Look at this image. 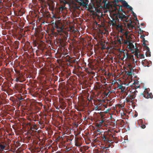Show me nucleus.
<instances>
[{
    "label": "nucleus",
    "mask_w": 153,
    "mask_h": 153,
    "mask_svg": "<svg viewBox=\"0 0 153 153\" xmlns=\"http://www.w3.org/2000/svg\"><path fill=\"white\" fill-rule=\"evenodd\" d=\"M128 46L129 47V49L131 50H132V48H134V45L131 42H129V44H128Z\"/></svg>",
    "instance_id": "15"
},
{
    "label": "nucleus",
    "mask_w": 153,
    "mask_h": 153,
    "mask_svg": "<svg viewBox=\"0 0 153 153\" xmlns=\"http://www.w3.org/2000/svg\"><path fill=\"white\" fill-rule=\"evenodd\" d=\"M105 81H106V79H104L103 81H102V83H105Z\"/></svg>",
    "instance_id": "47"
},
{
    "label": "nucleus",
    "mask_w": 153,
    "mask_h": 153,
    "mask_svg": "<svg viewBox=\"0 0 153 153\" xmlns=\"http://www.w3.org/2000/svg\"><path fill=\"white\" fill-rule=\"evenodd\" d=\"M39 124L42 125L43 126V127H44V126H45V125L44 124V121H40L39 122Z\"/></svg>",
    "instance_id": "28"
},
{
    "label": "nucleus",
    "mask_w": 153,
    "mask_h": 153,
    "mask_svg": "<svg viewBox=\"0 0 153 153\" xmlns=\"http://www.w3.org/2000/svg\"><path fill=\"white\" fill-rule=\"evenodd\" d=\"M21 76H18V77L16 78V81L17 82L19 81L20 82H21V81L20 80V79L21 78Z\"/></svg>",
    "instance_id": "30"
},
{
    "label": "nucleus",
    "mask_w": 153,
    "mask_h": 153,
    "mask_svg": "<svg viewBox=\"0 0 153 153\" xmlns=\"http://www.w3.org/2000/svg\"><path fill=\"white\" fill-rule=\"evenodd\" d=\"M126 38V39L127 40H129V39L131 38V37L130 36H129L128 35L125 36Z\"/></svg>",
    "instance_id": "36"
},
{
    "label": "nucleus",
    "mask_w": 153,
    "mask_h": 153,
    "mask_svg": "<svg viewBox=\"0 0 153 153\" xmlns=\"http://www.w3.org/2000/svg\"><path fill=\"white\" fill-rule=\"evenodd\" d=\"M111 146V145L110 144H109V146H108V147H104V148H105V150H106V151H107L108 152V148L109 147H110V146Z\"/></svg>",
    "instance_id": "40"
},
{
    "label": "nucleus",
    "mask_w": 153,
    "mask_h": 153,
    "mask_svg": "<svg viewBox=\"0 0 153 153\" xmlns=\"http://www.w3.org/2000/svg\"><path fill=\"white\" fill-rule=\"evenodd\" d=\"M142 38L144 39V42L143 43V45H144V47H145L146 45V44L145 42V41H146V40H145L144 38L143 37H142Z\"/></svg>",
    "instance_id": "39"
},
{
    "label": "nucleus",
    "mask_w": 153,
    "mask_h": 153,
    "mask_svg": "<svg viewBox=\"0 0 153 153\" xmlns=\"http://www.w3.org/2000/svg\"><path fill=\"white\" fill-rule=\"evenodd\" d=\"M103 139H104L105 141L108 143H110L111 144L114 143V142H112V140H110V139L108 137H106L104 136L103 137Z\"/></svg>",
    "instance_id": "13"
},
{
    "label": "nucleus",
    "mask_w": 153,
    "mask_h": 153,
    "mask_svg": "<svg viewBox=\"0 0 153 153\" xmlns=\"http://www.w3.org/2000/svg\"><path fill=\"white\" fill-rule=\"evenodd\" d=\"M133 99H130L129 97H128V96L127 97L126 99V101L128 102H132Z\"/></svg>",
    "instance_id": "18"
},
{
    "label": "nucleus",
    "mask_w": 153,
    "mask_h": 153,
    "mask_svg": "<svg viewBox=\"0 0 153 153\" xmlns=\"http://www.w3.org/2000/svg\"><path fill=\"white\" fill-rule=\"evenodd\" d=\"M118 89L121 90V92L124 93L125 91V87L124 86H123L122 85H119L118 84V85L117 87Z\"/></svg>",
    "instance_id": "12"
},
{
    "label": "nucleus",
    "mask_w": 153,
    "mask_h": 153,
    "mask_svg": "<svg viewBox=\"0 0 153 153\" xmlns=\"http://www.w3.org/2000/svg\"><path fill=\"white\" fill-rule=\"evenodd\" d=\"M144 47V48L146 49V50L148 51V52H149V51L150 50L149 48L146 45Z\"/></svg>",
    "instance_id": "31"
},
{
    "label": "nucleus",
    "mask_w": 153,
    "mask_h": 153,
    "mask_svg": "<svg viewBox=\"0 0 153 153\" xmlns=\"http://www.w3.org/2000/svg\"><path fill=\"white\" fill-rule=\"evenodd\" d=\"M68 61L70 63H75L76 60L75 59H73L72 58H71L68 60Z\"/></svg>",
    "instance_id": "16"
},
{
    "label": "nucleus",
    "mask_w": 153,
    "mask_h": 153,
    "mask_svg": "<svg viewBox=\"0 0 153 153\" xmlns=\"http://www.w3.org/2000/svg\"><path fill=\"white\" fill-rule=\"evenodd\" d=\"M53 18H55V16L54 15H53L52 16Z\"/></svg>",
    "instance_id": "51"
},
{
    "label": "nucleus",
    "mask_w": 153,
    "mask_h": 153,
    "mask_svg": "<svg viewBox=\"0 0 153 153\" xmlns=\"http://www.w3.org/2000/svg\"><path fill=\"white\" fill-rule=\"evenodd\" d=\"M148 51H147L145 53L146 55V56H151V53L150 50L149 51V52H148Z\"/></svg>",
    "instance_id": "23"
},
{
    "label": "nucleus",
    "mask_w": 153,
    "mask_h": 153,
    "mask_svg": "<svg viewBox=\"0 0 153 153\" xmlns=\"http://www.w3.org/2000/svg\"><path fill=\"white\" fill-rule=\"evenodd\" d=\"M126 55L127 56V57L126 58V59H127L128 57V54L127 53H126Z\"/></svg>",
    "instance_id": "49"
},
{
    "label": "nucleus",
    "mask_w": 153,
    "mask_h": 153,
    "mask_svg": "<svg viewBox=\"0 0 153 153\" xmlns=\"http://www.w3.org/2000/svg\"><path fill=\"white\" fill-rule=\"evenodd\" d=\"M149 92L146 91H144V92L141 94V95L146 98H147Z\"/></svg>",
    "instance_id": "14"
},
{
    "label": "nucleus",
    "mask_w": 153,
    "mask_h": 153,
    "mask_svg": "<svg viewBox=\"0 0 153 153\" xmlns=\"http://www.w3.org/2000/svg\"><path fill=\"white\" fill-rule=\"evenodd\" d=\"M129 42H130L129 41V40H127L125 41V44H127L128 43L129 44Z\"/></svg>",
    "instance_id": "42"
},
{
    "label": "nucleus",
    "mask_w": 153,
    "mask_h": 153,
    "mask_svg": "<svg viewBox=\"0 0 153 153\" xmlns=\"http://www.w3.org/2000/svg\"><path fill=\"white\" fill-rule=\"evenodd\" d=\"M103 121L102 120H101L99 123L100 124H101V125H102V124L103 123Z\"/></svg>",
    "instance_id": "45"
},
{
    "label": "nucleus",
    "mask_w": 153,
    "mask_h": 153,
    "mask_svg": "<svg viewBox=\"0 0 153 153\" xmlns=\"http://www.w3.org/2000/svg\"><path fill=\"white\" fill-rule=\"evenodd\" d=\"M130 73L131 74H129V75H131V74H132V73H131V72H130Z\"/></svg>",
    "instance_id": "54"
},
{
    "label": "nucleus",
    "mask_w": 153,
    "mask_h": 153,
    "mask_svg": "<svg viewBox=\"0 0 153 153\" xmlns=\"http://www.w3.org/2000/svg\"><path fill=\"white\" fill-rule=\"evenodd\" d=\"M141 127L142 128L144 129L145 128L146 126L144 124H142L141 126Z\"/></svg>",
    "instance_id": "41"
},
{
    "label": "nucleus",
    "mask_w": 153,
    "mask_h": 153,
    "mask_svg": "<svg viewBox=\"0 0 153 153\" xmlns=\"http://www.w3.org/2000/svg\"><path fill=\"white\" fill-rule=\"evenodd\" d=\"M117 41L120 44L121 43V39H117Z\"/></svg>",
    "instance_id": "44"
},
{
    "label": "nucleus",
    "mask_w": 153,
    "mask_h": 153,
    "mask_svg": "<svg viewBox=\"0 0 153 153\" xmlns=\"http://www.w3.org/2000/svg\"><path fill=\"white\" fill-rule=\"evenodd\" d=\"M74 7L75 9H79L80 7L79 6L77 5L76 4H74Z\"/></svg>",
    "instance_id": "27"
},
{
    "label": "nucleus",
    "mask_w": 153,
    "mask_h": 153,
    "mask_svg": "<svg viewBox=\"0 0 153 153\" xmlns=\"http://www.w3.org/2000/svg\"><path fill=\"white\" fill-rule=\"evenodd\" d=\"M75 145L77 147L80 146L81 145V143L79 141L78 137H75Z\"/></svg>",
    "instance_id": "10"
},
{
    "label": "nucleus",
    "mask_w": 153,
    "mask_h": 153,
    "mask_svg": "<svg viewBox=\"0 0 153 153\" xmlns=\"http://www.w3.org/2000/svg\"><path fill=\"white\" fill-rule=\"evenodd\" d=\"M141 25L142 26H144L145 25V24L144 23H142L141 24Z\"/></svg>",
    "instance_id": "50"
},
{
    "label": "nucleus",
    "mask_w": 153,
    "mask_h": 153,
    "mask_svg": "<svg viewBox=\"0 0 153 153\" xmlns=\"http://www.w3.org/2000/svg\"><path fill=\"white\" fill-rule=\"evenodd\" d=\"M53 25V26L54 28L57 29V31L60 35H62L64 37H66L68 36V33L64 31L63 30V27L62 26V24L59 22H55L54 23H52Z\"/></svg>",
    "instance_id": "2"
},
{
    "label": "nucleus",
    "mask_w": 153,
    "mask_h": 153,
    "mask_svg": "<svg viewBox=\"0 0 153 153\" xmlns=\"http://www.w3.org/2000/svg\"><path fill=\"white\" fill-rule=\"evenodd\" d=\"M147 98H153V95L151 93H148Z\"/></svg>",
    "instance_id": "22"
},
{
    "label": "nucleus",
    "mask_w": 153,
    "mask_h": 153,
    "mask_svg": "<svg viewBox=\"0 0 153 153\" xmlns=\"http://www.w3.org/2000/svg\"><path fill=\"white\" fill-rule=\"evenodd\" d=\"M121 2L124 7L129 9L130 10L132 11V8L125 1L122 0Z\"/></svg>",
    "instance_id": "7"
},
{
    "label": "nucleus",
    "mask_w": 153,
    "mask_h": 153,
    "mask_svg": "<svg viewBox=\"0 0 153 153\" xmlns=\"http://www.w3.org/2000/svg\"><path fill=\"white\" fill-rule=\"evenodd\" d=\"M90 99L91 100L92 99V97H90Z\"/></svg>",
    "instance_id": "55"
},
{
    "label": "nucleus",
    "mask_w": 153,
    "mask_h": 153,
    "mask_svg": "<svg viewBox=\"0 0 153 153\" xmlns=\"http://www.w3.org/2000/svg\"><path fill=\"white\" fill-rule=\"evenodd\" d=\"M121 11L123 12L126 16L122 13H119L118 16L117 14H115L113 16L111 17L112 20H110V22L111 23L112 25L116 26L117 29H118L119 30L120 29H121L123 26L119 24L118 25L117 24V22H119L118 18L121 21L126 22L128 21V18L129 16L126 13V12L123 11L122 9H121Z\"/></svg>",
    "instance_id": "1"
},
{
    "label": "nucleus",
    "mask_w": 153,
    "mask_h": 153,
    "mask_svg": "<svg viewBox=\"0 0 153 153\" xmlns=\"http://www.w3.org/2000/svg\"><path fill=\"white\" fill-rule=\"evenodd\" d=\"M108 3L107 0H103L102 1V3L104 4V6L107 5Z\"/></svg>",
    "instance_id": "21"
},
{
    "label": "nucleus",
    "mask_w": 153,
    "mask_h": 153,
    "mask_svg": "<svg viewBox=\"0 0 153 153\" xmlns=\"http://www.w3.org/2000/svg\"><path fill=\"white\" fill-rule=\"evenodd\" d=\"M1 0H0V3H1Z\"/></svg>",
    "instance_id": "56"
},
{
    "label": "nucleus",
    "mask_w": 153,
    "mask_h": 153,
    "mask_svg": "<svg viewBox=\"0 0 153 153\" xmlns=\"http://www.w3.org/2000/svg\"><path fill=\"white\" fill-rule=\"evenodd\" d=\"M15 71L16 72L18 75V76H21V75H20V71H17V70H15Z\"/></svg>",
    "instance_id": "29"
},
{
    "label": "nucleus",
    "mask_w": 153,
    "mask_h": 153,
    "mask_svg": "<svg viewBox=\"0 0 153 153\" xmlns=\"http://www.w3.org/2000/svg\"><path fill=\"white\" fill-rule=\"evenodd\" d=\"M76 1L80 4V6H82L83 7H86L88 6V3L89 1L88 0H76Z\"/></svg>",
    "instance_id": "5"
},
{
    "label": "nucleus",
    "mask_w": 153,
    "mask_h": 153,
    "mask_svg": "<svg viewBox=\"0 0 153 153\" xmlns=\"http://www.w3.org/2000/svg\"><path fill=\"white\" fill-rule=\"evenodd\" d=\"M119 31L121 33H122V34L124 35L125 30L123 28V27L121 28V29H120L119 30Z\"/></svg>",
    "instance_id": "26"
},
{
    "label": "nucleus",
    "mask_w": 153,
    "mask_h": 153,
    "mask_svg": "<svg viewBox=\"0 0 153 153\" xmlns=\"http://www.w3.org/2000/svg\"><path fill=\"white\" fill-rule=\"evenodd\" d=\"M141 63L144 67H149L150 66V64L149 62H148L146 59L143 60L141 62Z\"/></svg>",
    "instance_id": "8"
},
{
    "label": "nucleus",
    "mask_w": 153,
    "mask_h": 153,
    "mask_svg": "<svg viewBox=\"0 0 153 153\" xmlns=\"http://www.w3.org/2000/svg\"><path fill=\"white\" fill-rule=\"evenodd\" d=\"M138 92L136 89H132L130 90V94L128 95V97L130 99H134L136 97V96Z\"/></svg>",
    "instance_id": "4"
},
{
    "label": "nucleus",
    "mask_w": 153,
    "mask_h": 153,
    "mask_svg": "<svg viewBox=\"0 0 153 153\" xmlns=\"http://www.w3.org/2000/svg\"><path fill=\"white\" fill-rule=\"evenodd\" d=\"M119 6L120 8H122V7H123L122 6Z\"/></svg>",
    "instance_id": "53"
},
{
    "label": "nucleus",
    "mask_w": 153,
    "mask_h": 153,
    "mask_svg": "<svg viewBox=\"0 0 153 153\" xmlns=\"http://www.w3.org/2000/svg\"><path fill=\"white\" fill-rule=\"evenodd\" d=\"M128 27L130 30H132V29H133L134 27V26L132 25L131 23H130L129 24H128Z\"/></svg>",
    "instance_id": "17"
},
{
    "label": "nucleus",
    "mask_w": 153,
    "mask_h": 153,
    "mask_svg": "<svg viewBox=\"0 0 153 153\" xmlns=\"http://www.w3.org/2000/svg\"><path fill=\"white\" fill-rule=\"evenodd\" d=\"M131 59L134 62V56H132L131 57Z\"/></svg>",
    "instance_id": "43"
},
{
    "label": "nucleus",
    "mask_w": 153,
    "mask_h": 153,
    "mask_svg": "<svg viewBox=\"0 0 153 153\" xmlns=\"http://www.w3.org/2000/svg\"><path fill=\"white\" fill-rule=\"evenodd\" d=\"M19 99L20 101L22 100H23V98L21 97L20 98H19Z\"/></svg>",
    "instance_id": "46"
},
{
    "label": "nucleus",
    "mask_w": 153,
    "mask_h": 153,
    "mask_svg": "<svg viewBox=\"0 0 153 153\" xmlns=\"http://www.w3.org/2000/svg\"><path fill=\"white\" fill-rule=\"evenodd\" d=\"M107 105H105V108H106L107 107Z\"/></svg>",
    "instance_id": "52"
},
{
    "label": "nucleus",
    "mask_w": 153,
    "mask_h": 153,
    "mask_svg": "<svg viewBox=\"0 0 153 153\" xmlns=\"http://www.w3.org/2000/svg\"><path fill=\"white\" fill-rule=\"evenodd\" d=\"M129 32L126 31L125 30L124 35H125V36L127 35H128V34Z\"/></svg>",
    "instance_id": "37"
},
{
    "label": "nucleus",
    "mask_w": 153,
    "mask_h": 153,
    "mask_svg": "<svg viewBox=\"0 0 153 153\" xmlns=\"http://www.w3.org/2000/svg\"><path fill=\"white\" fill-rule=\"evenodd\" d=\"M7 144L4 142H3L0 144V151L1 152L3 151L5 148Z\"/></svg>",
    "instance_id": "11"
},
{
    "label": "nucleus",
    "mask_w": 153,
    "mask_h": 153,
    "mask_svg": "<svg viewBox=\"0 0 153 153\" xmlns=\"http://www.w3.org/2000/svg\"><path fill=\"white\" fill-rule=\"evenodd\" d=\"M114 2L117 3H118L119 2H121L122 0H114Z\"/></svg>",
    "instance_id": "38"
},
{
    "label": "nucleus",
    "mask_w": 153,
    "mask_h": 153,
    "mask_svg": "<svg viewBox=\"0 0 153 153\" xmlns=\"http://www.w3.org/2000/svg\"><path fill=\"white\" fill-rule=\"evenodd\" d=\"M34 129H37V126L36 124H34L33 126V128H32Z\"/></svg>",
    "instance_id": "35"
},
{
    "label": "nucleus",
    "mask_w": 153,
    "mask_h": 153,
    "mask_svg": "<svg viewBox=\"0 0 153 153\" xmlns=\"http://www.w3.org/2000/svg\"><path fill=\"white\" fill-rule=\"evenodd\" d=\"M96 126L97 127H98L99 128H101L102 126V125H101V124H100L98 123H97L96 124Z\"/></svg>",
    "instance_id": "34"
},
{
    "label": "nucleus",
    "mask_w": 153,
    "mask_h": 153,
    "mask_svg": "<svg viewBox=\"0 0 153 153\" xmlns=\"http://www.w3.org/2000/svg\"><path fill=\"white\" fill-rule=\"evenodd\" d=\"M44 16L48 18L50 17V15L49 12H46L44 13Z\"/></svg>",
    "instance_id": "19"
},
{
    "label": "nucleus",
    "mask_w": 153,
    "mask_h": 153,
    "mask_svg": "<svg viewBox=\"0 0 153 153\" xmlns=\"http://www.w3.org/2000/svg\"><path fill=\"white\" fill-rule=\"evenodd\" d=\"M105 148H101L100 149L101 153H108V152L106 151Z\"/></svg>",
    "instance_id": "20"
},
{
    "label": "nucleus",
    "mask_w": 153,
    "mask_h": 153,
    "mask_svg": "<svg viewBox=\"0 0 153 153\" xmlns=\"http://www.w3.org/2000/svg\"><path fill=\"white\" fill-rule=\"evenodd\" d=\"M48 5L49 9L51 11H53L55 6V4L54 2L52 1H51Z\"/></svg>",
    "instance_id": "9"
},
{
    "label": "nucleus",
    "mask_w": 153,
    "mask_h": 153,
    "mask_svg": "<svg viewBox=\"0 0 153 153\" xmlns=\"http://www.w3.org/2000/svg\"><path fill=\"white\" fill-rule=\"evenodd\" d=\"M102 105V104H101V103H99L98 104V106L99 107H100V106H101Z\"/></svg>",
    "instance_id": "48"
},
{
    "label": "nucleus",
    "mask_w": 153,
    "mask_h": 153,
    "mask_svg": "<svg viewBox=\"0 0 153 153\" xmlns=\"http://www.w3.org/2000/svg\"><path fill=\"white\" fill-rule=\"evenodd\" d=\"M132 11V13L133 14V16H134V17L135 18V19H137V15H136L135 14V13H134V12L132 10L131 11Z\"/></svg>",
    "instance_id": "33"
},
{
    "label": "nucleus",
    "mask_w": 153,
    "mask_h": 153,
    "mask_svg": "<svg viewBox=\"0 0 153 153\" xmlns=\"http://www.w3.org/2000/svg\"><path fill=\"white\" fill-rule=\"evenodd\" d=\"M72 140V139H71V140H71V141Z\"/></svg>",
    "instance_id": "57"
},
{
    "label": "nucleus",
    "mask_w": 153,
    "mask_h": 153,
    "mask_svg": "<svg viewBox=\"0 0 153 153\" xmlns=\"http://www.w3.org/2000/svg\"><path fill=\"white\" fill-rule=\"evenodd\" d=\"M121 55H123V57L121 59V60H122L123 61L124 60V59L125 57V53L124 52H123L121 53Z\"/></svg>",
    "instance_id": "25"
},
{
    "label": "nucleus",
    "mask_w": 153,
    "mask_h": 153,
    "mask_svg": "<svg viewBox=\"0 0 153 153\" xmlns=\"http://www.w3.org/2000/svg\"><path fill=\"white\" fill-rule=\"evenodd\" d=\"M128 66L129 69H130L131 71V70H133V68H134L131 64H129L128 65Z\"/></svg>",
    "instance_id": "24"
},
{
    "label": "nucleus",
    "mask_w": 153,
    "mask_h": 153,
    "mask_svg": "<svg viewBox=\"0 0 153 153\" xmlns=\"http://www.w3.org/2000/svg\"><path fill=\"white\" fill-rule=\"evenodd\" d=\"M134 55L139 59H142L145 58L143 54L141 53L137 49V50H135Z\"/></svg>",
    "instance_id": "6"
},
{
    "label": "nucleus",
    "mask_w": 153,
    "mask_h": 153,
    "mask_svg": "<svg viewBox=\"0 0 153 153\" xmlns=\"http://www.w3.org/2000/svg\"><path fill=\"white\" fill-rule=\"evenodd\" d=\"M94 109L95 110L99 111L100 110V107H98V106H97Z\"/></svg>",
    "instance_id": "32"
},
{
    "label": "nucleus",
    "mask_w": 153,
    "mask_h": 153,
    "mask_svg": "<svg viewBox=\"0 0 153 153\" xmlns=\"http://www.w3.org/2000/svg\"><path fill=\"white\" fill-rule=\"evenodd\" d=\"M61 3L62 4L59 8V12L65 14L67 13V8L65 7V5L66 4H68V3L67 1H65L61 2Z\"/></svg>",
    "instance_id": "3"
}]
</instances>
